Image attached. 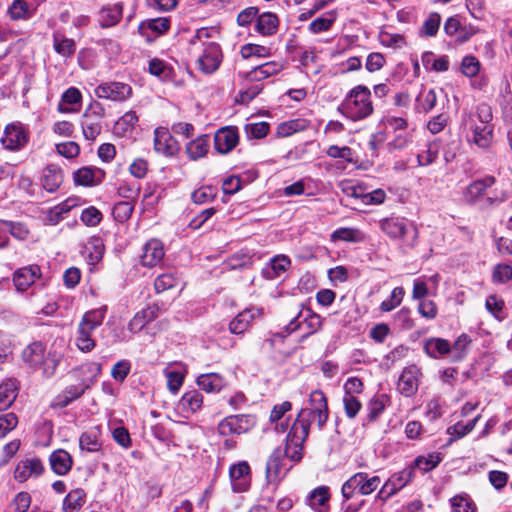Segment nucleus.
I'll return each instance as SVG.
<instances>
[{
    "label": "nucleus",
    "instance_id": "1",
    "mask_svg": "<svg viewBox=\"0 0 512 512\" xmlns=\"http://www.w3.org/2000/svg\"><path fill=\"white\" fill-rule=\"evenodd\" d=\"M338 111L354 122L366 119L373 113L371 91L365 85H357L345 96Z\"/></svg>",
    "mask_w": 512,
    "mask_h": 512
},
{
    "label": "nucleus",
    "instance_id": "2",
    "mask_svg": "<svg viewBox=\"0 0 512 512\" xmlns=\"http://www.w3.org/2000/svg\"><path fill=\"white\" fill-rule=\"evenodd\" d=\"M381 230L391 239L401 240V248L413 249L418 240V229L410 221L400 217H387L380 221Z\"/></svg>",
    "mask_w": 512,
    "mask_h": 512
},
{
    "label": "nucleus",
    "instance_id": "3",
    "mask_svg": "<svg viewBox=\"0 0 512 512\" xmlns=\"http://www.w3.org/2000/svg\"><path fill=\"white\" fill-rule=\"evenodd\" d=\"M105 312V308H100L83 315L76 334V345L82 352H89L95 347V341L91 336L93 331L102 324Z\"/></svg>",
    "mask_w": 512,
    "mask_h": 512
},
{
    "label": "nucleus",
    "instance_id": "4",
    "mask_svg": "<svg viewBox=\"0 0 512 512\" xmlns=\"http://www.w3.org/2000/svg\"><path fill=\"white\" fill-rule=\"evenodd\" d=\"M308 416H317V425L319 429L326 424L329 418L327 398L323 391L314 390L309 396V406L300 410L294 423L308 425Z\"/></svg>",
    "mask_w": 512,
    "mask_h": 512
},
{
    "label": "nucleus",
    "instance_id": "5",
    "mask_svg": "<svg viewBox=\"0 0 512 512\" xmlns=\"http://www.w3.org/2000/svg\"><path fill=\"white\" fill-rule=\"evenodd\" d=\"M381 484L379 476H369L365 472H358L351 476L342 486L341 492L346 500L351 499L355 492L361 495H370Z\"/></svg>",
    "mask_w": 512,
    "mask_h": 512
},
{
    "label": "nucleus",
    "instance_id": "6",
    "mask_svg": "<svg viewBox=\"0 0 512 512\" xmlns=\"http://www.w3.org/2000/svg\"><path fill=\"white\" fill-rule=\"evenodd\" d=\"M307 429L303 424L293 423L286 439L284 457L292 461H300L302 458L303 443L307 439Z\"/></svg>",
    "mask_w": 512,
    "mask_h": 512
},
{
    "label": "nucleus",
    "instance_id": "7",
    "mask_svg": "<svg viewBox=\"0 0 512 512\" xmlns=\"http://www.w3.org/2000/svg\"><path fill=\"white\" fill-rule=\"evenodd\" d=\"M255 418L248 414L231 415L224 418L218 425V432L223 436L242 434L252 429Z\"/></svg>",
    "mask_w": 512,
    "mask_h": 512
},
{
    "label": "nucleus",
    "instance_id": "8",
    "mask_svg": "<svg viewBox=\"0 0 512 512\" xmlns=\"http://www.w3.org/2000/svg\"><path fill=\"white\" fill-rule=\"evenodd\" d=\"M94 92L100 99L123 102L132 96V87L127 83L111 81L99 84Z\"/></svg>",
    "mask_w": 512,
    "mask_h": 512
},
{
    "label": "nucleus",
    "instance_id": "9",
    "mask_svg": "<svg viewBox=\"0 0 512 512\" xmlns=\"http://www.w3.org/2000/svg\"><path fill=\"white\" fill-rule=\"evenodd\" d=\"M26 129L20 122L8 124L5 127L1 143L6 150L19 151L28 143Z\"/></svg>",
    "mask_w": 512,
    "mask_h": 512
},
{
    "label": "nucleus",
    "instance_id": "10",
    "mask_svg": "<svg viewBox=\"0 0 512 512\" xmlns=\"http://www.w3.org/2000/svg\"><path fill=\"white\" fill-rule=\"evenodd\" d=\"M221 62L222 52L219 44L216 42L204 44L202 53L197 60L200 71L204 74H212L219 68Z\"/></svg>",
    "mask_w": 512,
    "mask_h": 512
},
{
    "label": "nucleus",
    "instance_id": "11",
    "mask_svg": "<svg viewBox=\"0 0 512 512\" xmlns=\"http://www.w3.org/2000/svg\"><path fill=\"white\" fill-rule=\"evenodd\" d=\"M154 150L164 157H173L178 154L180 146L167 128L157 127L154 130Z\"/></svg>",
    "mask_w": 512,
    "mask_h": 512
},
{
    "label": "nucleus",
    "instance_id": "12",
    "mask_svg": "<svg viewBox=\"0 0 512 512\" xmlns=\"http://www.w3.org/2000/svg\"><path fill=\"white\" fill-rule=\"evenodd\" d=\"M421 376V370L417 365L412 364L405 367L399 376L397 384L400 394L405 397L413 396L418 390Z\"/></svg>",
    "mask_w": 512,
    "mask_h": 512
},
{
    "label": "nucleus",
    "instance_id": "13",
    "mask_svg": "<svg viewBox=\"0 0 512 512\" xmlns=\"http://www.w3.org/2000/svg\"><path fill=\"white\" fill-rule=\"evenodd\" d=\"M413 477V468H406L396 474H393L382 486L378 492L377 497L386 501L391 496L397 493L400 489L405 487Z\"/></svg>",
    "mask_w": 512,
    "mask_h": 512
},
{
    "label": "nucleus",
    "instance_id": "14",
    "mask_svg": "<svg viewBox=\"0 0 512 512\" xmlns=\"http://www.w3.org/2000/svg\"><path fill=\"white\" fill-rule=\"evenodd\" d=\"M229 476L232 490L236 493H242L250 487V467L247 462H239L229 469Z\"/></svg>",
    "mask_w": 512,
    "mask_h": 512
},
{
    "label": "nucleus",
    "instance_id": "15",
    "mask_svg": "<svg viewBox=\"0 0 512 512\" xmlns=\"http://www.w3.org/2000/svg\"><path fill=\"white\" fill-rule=\"evenodd\" d=\"M239 140L238 131L235 127L220 128L214 136L215 149L222 154L233 150Z\"/></svg>",
    "mask_w": 512,
    "mask_h": 512
},
{
    "label": "nucleus",
    "instance_id": "16",
    "mask_svg": "<svg viewBox=\"0 0 512 512\" xmlns=\"http://www.w3.org/2000/svg\"><path fill=\"white\" fill-rule=\"evenodd\" d=\"M44 470L42 462L37 458L20 461L14 471V478L18 482H24L32 476H39Z\"/></svg>",
    "mask_w": 512,
    "mask_h": 512
},
{
    "label": "nucleus",
    "instance_id": "17",
    "mask_svg": "<svg viewBox=\"0 0 512 512\" xmlns=\"http://www.w3.org/2000/svg\"><path fill=\"white\" fill-rule=\"evenodd\" d=\"M283 459L284 453L281 448H276L268 458L265 472L269 483H276L285 475Z\"/></svg>",
    "mask_w": 512,
    "mask_h": 512
},
{
    "label": "nucleus",
    "instance_id": "18",
    "mask_svg": "<svg viewBox=\"0 0 512 512\" xmlns=\"http://www.w3.org/2000/svg\"><path fill=\"white\" fill-rule=\"evenodd\" d=\"M39 276L40 267L38 265H30L16 270L13 275V282L17 291L24 292Z\"/></svg>",
    "mask_w": 512,
    "mask_h": 512
},
{
    "label": "nucleus",
    "instance_id": "19",
    "mask_svg": "<svg viewBox=\"0 0 512 512\" xmlns=\"http://www.w3.org/2000/svg\"><path fill=\"white\" fill-rule=\"evenodd\" d=\"M290 265L291 260L286 255H276L264 265L261 274L267 280H274L286 272Z\"/></svg>",
    "mask_w": 512,
    "mask_h": 512
},
{
    "label": "nucleus",
    "instance_id": "20",
    "mask_svg": "<svg viewBox=\"0 0 512 512\" xmlns=\"http://www.w3.org/2000/svg\"><path fill=\"white\" fill-rule=\"evenodd\" d=\"M495 183L493 176H486L483 179H478L470 183L464 193L463 197L467 203L474 204L481 199L489 187Z\"/></svg>",
    "mask_w": 512,
    "mask_h": 512
},
{
    "label": "nucleus",
    "instance_id": "21",
    "mask_svg": "<svg viewBox=\"0 0 512 512\" xmlns=\"http://www.w3.org/2000/svg\"><path fill=\"white\" fill-rule=\"evenodd\" d=\"M159 308L156 305L148 306L137 312L128 323V329L132 333L142 331L150 322L158 316Z\"/></svg>",
    "mask_w": 512,
    "mask_h": 512
},
{
    "label": "nucleus",
    "instance_id": "22",
    "mask_svg": "<svg viewBox=\"0 0 512 512\" xmlns=\"http://www.w3.org/2000/svg\"><path fill=\"white\" fill-rule=\"evenodd\" d=\"M105 178V172L100 168L82 167L74 172V181L81 186L99 185Z\"/></svg>",
    "mask_w": 512,
    "mask_h": 512
},
{
    "label": "nucleus",
    "instance_id": "23",
    "mask_svg": "<svg viewBox=\"0 0 512 512\" xmlns=\"http://www.w3.org/2000/svg\"><path fill=\"white\" fill-rule=\"evenodd\" d=\"M164 257V248L159 240L152 239L148 241L144 248L141 256V262L146 267H154Z\"/></svg>",
    "mask_w": 512,
    "mask_h": 512
},
{
    "label": "nucleus",
    "instance_id": "24",
    "mask_svg": "<svg viewBox=\"0 0 512 512\" xmlns=\"http://www.w3.org/2000/svg\"><path fill=\"white\" fill-rule=\"evenodd\" d=\"M45 345L42 342H33L22 351V360L31 368L39 367L45 359Z\"/></svg>",
    "mask_w": 512,
    "mask_h": 512
},
{
    "label": "nucleus",
    "instance_id": "25",
    "mask_svg": "<svg viewBox=\"0 0 512 512\" xmlns=\"http://www.w3.org/2000/svg\"><path fill=\"white\" fill-rule=\"evenodd\" d=\"M62 182L63 173L62 169L58 165L50 164L44 168L41 183L46 191L50 193L55 192Z\"/></svg>",
    "mask_w": 512,
    "mask_h": 512
},
{
    "label": "nucleus",
    "instance_id": "26",
    "mask_svg": "<svg viewBox=\"0 0 512 512\" xmlns=\"http://www.w3.org/2000/svg\"><path fill=\"white\" fill-rule=\"evenodd\" d=\"M302 322H305L311 329V332H315L321 325L320 317L313 314L310 309L300 311L296 317H294L287 325L286 331L292 333L299 329Z\"/></svg>",
    "mask_w": 512,
    "mask_h": 512
},
{
    "label": "nucleus",
    "instance_id": "27",
    "mask_svg": "<svg viewBox=\"0 0 512 512\" xmlns=\"http://www.w3.org/2000/svg\"><path fill=\"white\" fill-rule=\"evenodd\" d=\"M51 469L57 475H66L72 468L73 460L71 455L63 449L55 450L49 457Z\"/></svg>",
    "mask_w": 512,
    "mask_h": 512
},
{
    "label": "nucleus",
    "instance_id": "28",
    "mask_svg": "<svg viewBox=\"0 0 512 512\" xmlns=\"http://www.w3.org/2000/svg\"><path fill=\"white\" fill-rule=\"evenodd\" d=\"M79 446L81 450L91 453L100 451L102 447L100 427L95 426L83 432L79 439Z\"/></svg>",
    "mask_w": 512,
    "mask_h": 512
},
{
    "label": "nucleus",
    "instance_id": "29",
    "mask_svg": "<svg viewBox=\"0 0 512 512\" xmlns=\"http://www.w3.org/2000/svg\"><path fill=\"white\" fill-rule=\"evenodd\" d=\"M283 69V65L276 61H270L254 67L246 74L249 81H262Z\"/></svg>",
    "mask_w": 512,
    "mask_h": 512
},
{
    "label": "nucleus",
    "instance_id": "30",
    "mask_svg": "<svg viewBox=\"0 0 512 512\" xmlns=\"http://www.w3.org/2000/svg\"><path fill=\"white\" fill-rule=\"evenodd\" d=\"M19 385L16 379H6L0 384V411L8 409L17 398Z\"/></svg>",
    "mask_w": 512,
    "mask_h": 512
},
{
    "label": "nucleus",
    "instance_id": "31",
    "mask_svg": "<svg viewBox=\"0 0 512 512\" xmlns=\"http://www.w3.org/2000/svg\"><path fill=\"white\" fill-rule=\"evenodd\" d=\"M81 100V92L75 87H70L62 94L58 111L61 113L75 112L80 107Z\"/></svg>",
    "mask_w": 512,
    "mask_h": 512
},
{
    "label": "nucleus",
    "instance_id": "32",
    "mask_svg": "<svg viewBox=\"0 0 512 512\" xmlns=\"http://www.w3.org/2000/svg\"><path fill=\"white\" fill-rule=\"evenodd\" d=\"M424 351L425 353L434 359H438L440 357L446 356L450 354L451 345L449 341L443 338L432 337L425 341L424 343Z\"/></svg>",
    "mask_w": 512,
    "mask_h": 512
},
{
    "label": "nucleus",
    "instance_id": "33",
    "mask_svg": "<svg viewBox=\"0 0 512 512\" xmlns=\"http://www.w3.org/2000/svg\"><path fill=\"white\" fill-rule=\"evenodd\" d=\"M330 500V491L327 486H320L314 489L307 497L308 505L318 512H325Z\"/></svg>",
    "mask_w": 512,
    "mask_h": 512
},
{
    "label": "nucleus",
    "instance_id": "34",
    "mask_svg": "<svg viewBox=\"0 0 512 512\" xmlns=\"http://www.w3.org/2000/svg\"><path fill=\"white\" fill-rule=\"evenodd\" d=\"M53 48L61 57L67 59L74 55L76 51V43L73 39L67 38L60 32L53 33Z\"/></svg>",
    "mask_w": 512,
    "mask_h": 512
},
{
    "label": "nucleus",
    "instance_id": "35",
    "mask_svg": "<svg viewBox=\"0 0 512 512\" xmlns=\"http://www.w3.org/2000/svg\"><path fill=\"white\" fill-rule=\"evenodd\" d=\"M437 103V93L435 89H421L415 100V110L419 113L427 114L431 112Z\"/></svg>",
    "mask_w": 512,
    "mask_h": 512
},
{
    "label": "nucleus",
    "instance_id": "36",
    "mask_svg": "<svg viewBox=\"0 0 512 512\" xmlns=\"http://www.w3.org/2000/svg\"><path fill=\"white\" fill-rule=\"evenodd\" d=\"M82 131L85 139L94 141L101 133V117L99 115L84 114L81 121Z\"/></svg>",
    "mask_w": 512,
    "mask_h": 512
},
{
    "label": "nucleus",
    "instance_id": "37",
    "mask_svg": "<svg viewBox=\"0 0 512 512\" xmlns=\"http://www.w3.org/2000/svg\"><path fill=\"white\" fill-rule=\"evenodd\" d=\"M278 17L271 12H264L259 15L256 22V31L263 36H270L276 33Z\"/></svg>",
    "mask_w": 512,
    "mask_h": 512
},
{
    "label": "nucleus",
    "instance_id": "38",
    "mask_svg": "<svg viewBox=\"0 0 512 512\" xmlns=\"http://www.w3.org/2000/svg\"><path fill=\"white\" fill-rule=\"evenodd\" d=\"M148 71L161 81H169L174 77V69L165 61L153 58L148 63Z\"/></svg>",
    "mask_w": 512,
    "mask_h": 512
},
{
    "label": "nucleus",
    "instance_id": "39",
    "mask_svg": "<svg viewBox=\"0 0 512 512\" xmlns=\"http://www.w3.org/2000/svg\"><path fill=\"white\" fill-rule=\"evenodd\" d=\"M198 386L208 392H218L225 386L223 377L217 373L202 374L197 378Z\"/></svg>",
    "mask_w": 512,
    "mask_h": 512
},
{
    "label": "nucleus",
    "instance_id": "40",
    "mask_svg": "<svg viewBox=\"0 0 512 512\" xmlns=\"http://www.w3.org/2000/svg\"><path fill=\"white\" fill-rule=\"evenodd\" d=\"M493 141V125H474L473 126V142L480 148L486 149L490 147Z\"/></svg>",
    "mask_w": 512,
    "mask_h": 512
},
{
    "label": "nucleus",
    "instance_id": "41",
    "mask_svg": "<svg viewBox=\"0 0 512 512\" xmlns=\"http://www.w3.org/2000/svg\"><path fill=\"white\" fill-rule=\"evenodd\" d=\"M86 502V493L83 489L71 490L63 501L64 512H79Z\"/></svg>",
    "mask_w": 512,
    "mask_h": 512
},
{
    "label": "nucleus",
    "instance_id": "42",
    "mask_svg": "<svg viewBox=\"0 0 512 512\" xmlns=\"http://www.w3.org/2000/svg\"><path fill=\"white\" fill-rule=\"evenodd\" d=\"M254 319V314L251 310H244L240 312L230 323H229V331L235 335H241L245 331L248 330L252 321Z\"/></svg>",
    "mask_w": 512,
    "mask_h": 512
},
{
    "label": "nucleus",
    "instance_id": "43",
    "mask_svg": "<svg viewBox=\"0 0 512 512\" xmlns=\"http://www.w3.org/2000/svg\"><path fill=\"white\" fill-rule=\"evenodd\" d=\"M122 10L123 6L121 3L102 8L100 11L101 26L111 27L117 24L122 17Z\"/></svg>",
    "mask_w": 512,
    "mask_h": 512
},
{
    "label": "nucleus",
    "instance_id": "44",
    "mask_svg": "<svg viewBox=\"0 0 512 512\" xmlns=\"http://www.w3.org/2000/svg\"><path fill=\"white\" fill-rule=\"evenodd\" d=\"M309 126V122L305 119H293L283 122L277 127V134L280 137H289L292 134L304 131Z\"/></svg>",
    "mask_w": 512,
    "mask_h": 512
},
{
    "label": "nucleus",
    "instance_id": "45",
    "mask_svg": "<svg viewBox=\"0 0 512 512\" xmlns=\"http://www.w3.org/2000/svg\"><path fill=\"white\" fill-rule=\"evenodd\" d=\"M208 152V142H207V136L203 135L195 140L190 141L186 145V153L188 154L189 158L192 160H197L199 158H202L206 155Z\"/></svg>",
    "mask_w": 512,
    "mask_h": 512
},
{
    "label": "nucleus",
    "instance_id": "46",
    "mask_svg": "<svg viewBox=\"0 0 512 512\" xmlns=\"http://www.w3.org/2000/svg\"><path fill=\"white\" fill-rule=\"evenodd\" d=\"M180 405L185 411L196 412L203 405V395L198 390L188 391L182 396Z\"/></svg>",
    "mask_w": 512,
    "mask_h": 512
},
{
    "label": "nucleus",
    "instance_id": "47",
    "mask_svg": "<svg viewBox=\"0 0 512 512\" xmlns=\"http://www.w3.org/2000/svg\"><path fill=\"white\" fill-rule=\"evenodd\" d=\"M386 407L385 395L375 396L367 404V416L366 421L368 423L376 421L380 415L384 412Z\"/></svg>",
    "mask_w": 512,
    "mask_h": 512
},
{
    "label": "nucleus",
    "instance_id": "48",
    "mask_svg": "<svg viewBox=\"0 0 512 512\" xmlns=\"http://www.w3.org/2000/svg\"><path fill=\"white\" fill-rule=\"evenodd\" d=\"M479 418H480V415H477L476 417H474L472 420L468 421L467 423L457 422L455 425L450 426L447 429V433L449 435H451L450 442H452L456 439H459L461 437H464L465 435L470 433L474 429Z\"/></svg>",
    "mask_w": 512,
    "mask_h": 512
},
{
    "label": "nucleus",
    "instance_id": "49",
    "mask_svg": "<svg viewBox=\"0 0 512 512\" xmlns=\"http://www.w3.org/2000/svg\"><path fill=\"white\" fill-rule=\"evenodd\" d=\"M332 241H345L356 243L362 240L361 232L356 228L342 227L331 234Z\"/></svg>",
    "mask_w": 512,
    "mask_h": 512
},
{
    "label": "nucleus",
    "instance_id": "50",
    "mask_svg": "<svg viewBox=\"0 0 512 512\" xmlns=\"http://www.w3.org/2000/svg\"><path fill=\"white\" fill-rule=\"evenodd\" d=\"M450 501L453 512H476L477 510L474 501L465 493L454 496Z\"/></svg>",
    "mask_w": 512,
    "mask_h": 512
},
{
    "label": "nucleus",
    "instance_id": "51",
    "mask_svg": "<svg viewBox=\"0 0 512 512\" xmlns=\"http://www.w3.org/2000/svg\"><path fill=\"white\" fill-rule=\"evenodd\" d=\"M440 24V14L437 12L430 13L420 28V35L426 37H434L439 30Z\"/></svg>",
    "mask_w": 512,
    "mask_h": 512
},
{
    "label": "nucleus",
    "instance_id": "52",
    "mask_svg": "<svg viewBox=\"0 0 512 512\" xmlns=\"http://www.w3.org/2000/svg\"><path fill=\"white\" fill-rule=\"evenodd\" d=\"M134 203L132 201H119L112 210L114 219L120 223L126 222L132 215Z\"/></svg>",
    "mask_w": 512,
    "mask_h": 512
},
{
    "label": "nucleus",
    "instance_id": "53",
    "mask_svg": "<svg viewBox=\"0 0 512 512\" xmlns=\"http://www.w3.org/2000/svg\"><path fill=\"white\" fill-rule=\"evenodd\" d=\"M471 343V338L467 334H461L453 346H451L450 355L454 361H459L464 358L467 349Z\"/></svg>",
    "mask_w": 512,
    "mask_h": 512
},
{
    "label": "nucleus",
    "instance_id": "54",
    "mask_svg": "<svg viewBox=\"0 0 512 512\" xmlns=\"http://www.w3.org/2000/svg\"><path fill=\"white\" fill-rule=\"evenodd\" d=\"M404 295L405 290L403 287L394 288L391 292L390 297L381 303L380 310L382 312L392 311L402 303Z\"/></svg>",
    "mask_w": 512,
    "mask_h": 512
},
{
    "label": "nucleus",
    "instance_id": "55",
    "mask_svg": "<svg viewBox=\"0 0 512 512\" xmlns=\"http://www.w3.org/2000/svg\"><path fill=\"white\" fill-rule=\"evenodd\" d=\"M441 460L442 457L440 453H431L427 457H417L414 461V465L424 472H429L437 467Z\"/></svg>",
    "mask_w": 512,
    "mask_h": 512
},
{
    "label": "nucleus",
    "instance_id": "56",
    "mask_svg": "<svg viewBox=\"0 0 512 512\" xmlns=\"http://www.w3.org/2000/svg\"><path fill=\"white\" fill-rule=\"evenodd\" d=\"M140 192V186L138 183H126L122 182L117 188V194L119 197L126 199L125 201H132L138 197Z\"/></svg>",
    "mask_w": 512,
    "mask_h": 512
},
{
    "label": "nucleus",
    "instance_id": "57",
    "mask_svg": "<svg viewBox=\"0 0 512 512\" xmlns=\"http://www.w3.org/2000/svg\"><path fill=\"white\" fill-rule=\"evenodd\" d=\"M481 64L479 60L472 55H467L462 59L461 72L469 78L475 77L480 71Z\"/></svg>",
    "mask_w": 512,
    "mask_h": 512
},
{
    "label": "nucleus",
    "instance_id": "58",
    "mask_svg": "<svg viewBox=\"0 0 512 512\" xmlns=\"http://www.w3.org/2000/svg\"><path fill=\"white\" fill-rule=\"evenodd\" d=\"M8 13L13 20L25 19L29 16V6L24 0H14L8 9Z\"/></svg>",
    "mask_w": 512,
    "mask_h": 512
},
{
    "label": "nucleus",
    "instance_id": "59",
    "mask_svg": "<svg viewBox=\"0 0 512 512\" xmlns=\"http://www.w3.org/2000/svg\"><path fill=\"white\" fill-rule=\"evenodd\" d=\"M343 406L346 416L353 419L362 408L360 400L356 396L344 395Z\"/></svg>",
    "mask_w": 512,
    "mask_h": 512
},
{
    "label": "nucleus",
    "instance_id": "60",
    "mask_svg": "<svg viewBox=\"0 0 512 512\" xmlns=\"http://www.w3.org/2000/svg\"><path fill=\"white\" fill-rule=\"evenodd\" d=\"M176 284L177 278L173 273H164L155 279L154 287L157 293H162L168 289L173 288Z\"/></svg>",
    "mask_w": 512,
    "mask_h": 512
},
{
    "label": "nucleus",
    "instance_id": "61",
    "mask_svg": "<svg viewBox=\"0 0 512 512\" xmlns=\"http://www.w3.org/2000/svg\"><path fill=\"white\" fill-rule=\"evenodd\" d=\"M31 505V496L27 492L18 493L10 504L12 512H28Z\"/></svg>",
    "mask_w": 512,
    "mask_h": 512
},
{
    "label": "nucleus",
    "instance_id": "62",
    "mask_svg": "<svg viewBox=\"0 0 512 512\" xmlns=\"http://www.w3.org/2000/svg\"><path fill=\"white\" fill-rule=\"evenodd\" d=\"M245 131L249 138L261 139L269 132V124L267 122L249 123L245 126Z\"/></svg>",
    "mask_w": 512,
    "mask_h": 512
},
{
    "label": "nucleus",
    "instance_id": "63",
    "mask_svg": "<svg viewBox=\"0 0 512 512\" xmlns=\"http://www.w3.org/2000/svg\"><path fill=\"white\" fill-rule=\"evenodd\" d=\"M80 219L85 225L94 227L100 223L102 213L94 206H90L82 211Z\"/></svg>",
    "mask_w": 512,
    "mask_h": 512
},
{
    "label": "nucleus",
    "instance_id": "64",
    "mask_svg": "<svg viewBox=\"0 0 512 512\" xmlns=\"http://www.w3.org/2000/svg\"><path fill=\"white\" fill-rule=\"evenodd\" d=\"M18 424L17 416L10 412L0 415V438L6 436L11 430H13Z\"/></svg>",
    "mask_w": 512,
    "mask_h": 512
}]
</instances>
